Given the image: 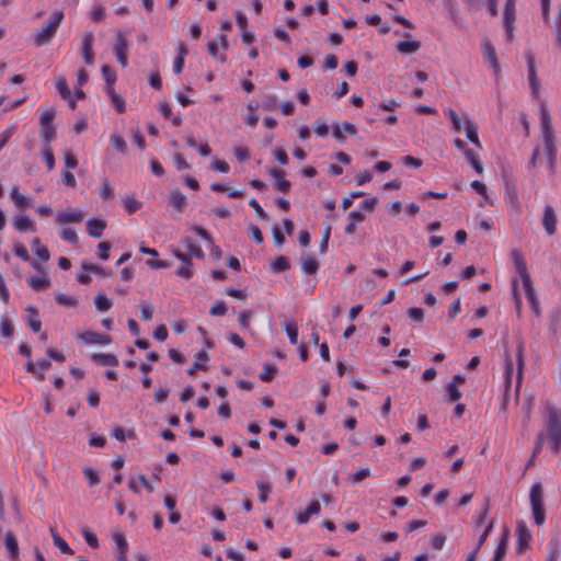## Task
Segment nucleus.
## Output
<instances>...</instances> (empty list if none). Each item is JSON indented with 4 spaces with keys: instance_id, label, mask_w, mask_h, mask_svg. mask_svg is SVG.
Instances as JSON below:
<instances>
[{
    "instance_id": "37",
    "label": "nucleus",
    "mask_w": 561,
    "mask_h": 561,
    "mask_svg": "<svg viewBox=\"0 0 561 561\" xmlns=\"http://www.w3.org/2000/svg\"><path fill=\"white\" fill-rule=\"evenodd\" d=\"M507 531L504 533L490 561H503L506 553Z\"/></svg>"
},
{
    "instance_id": "57",
    "label": "nucleus",
    "mask_w": 561,
    "mask_h": 561,
    "mask_svg": "<svg viewBox=\"0 0 561 561\" xmlns=\"http://www.w3.org/2000/svg\"><path fill=\"white\" fill-rule=\"evenodd\" d=\"M114 194V190L110 183L108 180H103L102 181V184H101V187H100V197L103 199V201H107L110 199Z\"/></svg>"
},
{
    "instance_id": "2",
    "label": "nucleus",
    "mask_w": 561,
    "mask_h": 561,
    "mask_svg": "<svg viewBox=\"0 0 561 561\" xmlns=\"http://www.w3.org/2000/svg\"><path fill=\"white\" fill-rule=\"evenodd\" d=\"M512 259H513L515 270L518 273L519 278L522 280V284H523V287L525 290V295L530 305V308L533 309V311L535 313H538L539 312V304H538V300L536 297V291L533 286L530 275L528 274V271H527V265L524 260V256L519 251L514 250L512 252Z\"/></svg>"
},
{
    "instance_id": "62",
    "label": "nucleus",
    "mask_w": 561,
    "mask_h": 561,
    "mask_svg": "<svg viewBox=\"0 0 561 561\" xmlns=\"http://www.w3.org/2000/svg\"><path fill=\"white\" fill-rule=\"evenodd\" d=\"M207 50H208L209 55H211L218 61H220V62H225L226 61V55L225 54H219V51H218V43L216 41H211V42L208 43Z\"/></svg>"
},
{
    "instance_id": "8",
    "label": "nucleus",
    "mask_w": 561,
    "mask_h": 561,
    "mask_svg": "<svg viewBox=\"0 0 561 561\" xmlns=\"http://www.w3.org/2000/svg\"><path fill=\"white\" fill-rule=\"evenodd\" d=\"M533 539L531 531L524 520H519L516 526V552L523 553L529 548Z\"/></svg>"
},
{
    "instance_id": "49",
    "label": "nucleus",
    "mask_w": 561,
    "mask_h": 561,
    "mask_svg": "<svg viewBox=\"0 0 561 561\" xmlns=\"http://www.w3.org/2000/svg\"><path fill=\"white\" fill-rule=\"evenodd\" d=\"M53 540L55 546L64 553L71 554L72 550L64 538L51 529Z\"/></svg>"
},
{
    "instance_id": "20",
    "label": "nucleus",
    "mask_w": 561,
    "mask_h": 561,
    "mask_svg": "<svg viewBox=\"0 0 561 561\" xmlns=\"http://www.w3.org/2000/svg\"><path fill=\"white\" fill-rule=\"evenodd\" d=\"M182 244L184 245V248L187 251V254L191 257H196L201 260L205 256L203 249L194 239L186 237L182 240Z\"/></svg>"
},
{
    "instance_id": "26",
    "label": "nucleus",
    "mask_w": 561,
    "mask_h": 561,
    "mask_svg": "<svg viewBox=\"0 0 561 561\" xmlns=\"http://www.w3.org/2000/svg\"><path fill=\"white\" fill-rule=\"evenodd\" d=\"M4 546L9 557L12 560H16L19 557V545L15 536L12 533H7L4 536Z\"/></svg>"
},
{
    "instance_id": "44",
    "label": "nucleus",
    "mask_w": 561,
    "mask_h": 561,
    "mask_svg": "<svg viewBox=\"0 0 561 561\" xmlns=\"http://www.w3.org/2000/svg\"><path fill=\"white\" fill-rule=\"evenodd\" d=\"M444 114L450 119L454 130L456 133H459L462 129V125L461 119L456 113V111H454L453 108H445Z\"/></svg>"
},
{
    "instance_id": "12",
    "label": "nucleus",
    "mask_w": 561,
    "mask_h": 561,
    "mask_svg": "<svg viewBox=\"0 0 561 561\" xmlns=\"http://www.w3.org/2000/svg\"><path fill=\"white\" fill-rule=\"evenodd\" d=\"M82 220L83 213L78 208L59 211L56 216V222L59 225L79 224Z\"/></svg>"
},
{
    "instance_id": "22",
    "label": "nucleus",
    "mask_w": 561,
    "mask_h": 561,
    "mask_svg": "<svg viewBox=\"0 0 561 561\" xmlns=\"http://www.w3.org/2000/svg\"><path fill=\"white\" fill-rule=\"evenodd\" d=\"M10 196L18 209L25 210L30 206V198L23 195L18 186L11 187Z\"/></svg>"
},
{
    "instance_id": "42",
    "label": "nucleus",
    "mask_w": 561,
    "mask_h": 561,
    "mask_svg": "<svg viewBox=\"0 0 561 561\" xmlns=\"http://www.w3.org/2000/svg\"><path fill=\"white\" fill-rule=\"evenodd\" d=\"M140 317L145 321L152 320L154 308L149 301H141L139 304Z\"/></svg>"
},
{
    "instance_id": "14",
    "label": "nucleus",
    "mask_w": 561,
    "mask_h": 561,
    "mask_svg": "<svg viewBox=\"0 0 561 561\" xmlns=\"http://www.w3.org/2000/svg\"><path fill=\"white\" fill-rule=\"evenodd\" d=\"M56 89L59 93V95L61 96V99H64L69 107L71 110H75L76 108V99H73L72 96V92L67 83V80L65 77H58L56 79Z\"/></svg>"
},
{
    "instance_id": "3",
    "label": "nucleus",
    "mask_w": 561,
    "mask_h": 561,
    "mask_svg": "<svg viewBox=\"0 0 561 561\" xmlns=\"http://www.w3.org/2000/svg\"><path fill=\"white\" fill-rule=\"evenodd\" d=\"M65 19L61 10H55L48 18V21L32 35V42L36 47L49 44L55 37L59 26Z\"/></svg>"
},
{
    "instance_id": "29",
    "label": "nucleus",
    "mask_w": 561,
    "mask_h": 561,
    "mask_svg": "<svg viewBox=\"0 0 561 561\" xmlns=\"http://www.w3.org/2000/svg\"><path fill=\"white\" fill-rule=\"evenodd\" d=\"M169 204L175 210H178L180 213L183 211L184 207L186 205V199H185L184 194L179 190L172 191L171 195H170Z\"/></svg>"
},
{
    "instance_id": "46",
    "label": "nucleus",
    "mask_w": 561,
    "mask_h": 561,
    "mask_svg": "<svg viewBox=\"0 0 561 561\" xmlns=\"http://www.w3.org/2000/svg\"><path fill=\"white\" fill-rule=\"evenodd\" d=\"M559 554V542L557 539H551L548 543L546 561H558Z\"/></svg>"
},
{
    "instance_id": "17",
    "label": "nucleus",
    "mask_w": 561,
    "mask_h": 561,
    "mask_svg": "<svg viewBox=\"0 0 561 561\" xmlns=\"http://www.w3.org/2000/svg\"><path fill=\"white\" fill-rule=\"evenodd\" d=\"M106 228V222L98 218H91L87 221V232L92 238H100Z\"/></svg>"
},
{
    "instance_id": "28",
    "label": "nucleus",
    "mask_w": 561,
    "mask_h": 561,
    "mask_svg": "<svg viewBox=\"0 0 561 561\" xmlns=\"http://www.w3.org/2000/svg\"><path fill=\"white\" fill-rule=\"evenodd\" d=\"M105 91L111 99V102L118 113H124L126 110L125 100L115 92L113 87H106Z\"/></svg>"
},
{
    "instance_id": "54",
    "label": "nucleus",
    "mask_w": 561,
    "mask_h": 561,
    "mask_svg": "<svg viewBox=\"0 0 561 561\" xmlns=\"http://www.w3.org/2000/svg\"><path fill=\"white\" fill-rule=\"evenodd\" d=\"M101 71L106 82V87H113L116 80V72L108 65H103Z\"/></svg>"
},
{
    "instance_id": "53",
    "label": "nucleus",
    "mask_w": 561,
    "mask_h": 561,
    "mask_svg": "<svg viewBox=\"0 0 561 561\" xmlns=\"http://www.w3.org/2000/svg\"><path fill=\"white\" fill-rule=\"evenodd\" d=\"M81 535L84 538L85 542L92 547L98 548L99 547V539L96 535L88 527H83L81 530Z\"/></svg>"
},
{
    "instance_id": "4",
    "label": "nucleus",
    "mask_w": 561,
    "mask_h": 561,
    "mask_svg": "<svg viewBox=\"0 0 561 561\" xmlns=\"http://www.w3.org/2000/svg\"><path fill=\"white\" fill-rule=\"evenodd\" d=\"M546 413L547 438L551 450L558 453L561 449V408L558 410L556 407L548 404Z\"/></svg>"
},
{
    "instance_id": "10",
    "label": "nucleus",
    "mask_w": 561,
    "mask_h": 561,
    "mask_svg": "<svg viewBox=\"0 0 561 561\" xmlns=\"http://www.w3.org/2000/svg\"><path fill=\"white\" fill-rule=\"evenodd\" d=\"M542 227L547 234L552 236L557 231V214L551 205H546L541 218Z\"/></svg>"
},
{
    "instance_id": "45",
    "label": "nucleus",
    "mask_w": 561,
    "mask_h": 561,
    "mask_svg": "<svg viewBox=\"0 0 561 561\" xmlns=\"http://www.w3.org/2000/svg\"><path fill=\"white\" fill-rule=\"evenodd\" d=\"M256 486L259 489V501L261 503L267 502L268 493L272 491L271 483L265 481H257Z\"/></svg>"
},
{
    "instance_id": "15",
    "label": "nucleus",
    "mask_w": 561,
    "mask_h": 561,
    "mask_svg": "<svg viewBox=\"0 0 561 561\" xmlns=\"http://www.w3.org/2000/svg\"><path fill=\"white\" fill-rule=\"evenodd\" d=\"M527 68H528V81H529L530 92H531L533 96L537 98L539 94L540 84H539V81L537 78L535 60H534L533 56H530V55L527 57Z\"/></svg>"
},
{
    "instance_id": "61",
    "label": "nucleus",
    "mask_w": 561,
    "mask_h": 561,
    "mask_svg": "<svg viewBox=\"0 0 561 561\" xmlns=\"http://www.w3.org/2000/svg\"><path fill=\"white\" fill-rule=\"evenodd\" d=\"M226 312L227 306L222 300H217L209 309V313L214 317H222Z\"/></svg>"
},
{
    "instance_id": "9",
    "label": "nucleus",
    "mask_w": 561,
    "mask_h": 561,
    "mask_svg": "<svg viewBox=\"0 0 561 561\" xmlns=\"http://www.w3.org/2000/svg\"><path fill=\"white\" fill-rule=\"evenodd\" d=\"M481 50L484 59L488 61L495 77L501 72V66L496 57V51L492 43L488 39L481 43Z\"/></svg>"
},
{
    "instance_id": "6",
    "label": "nucleus",
    "mask_w": 561,
    "mask_h": 561,
    "mask_svg": "<svg viewBox=\"0 0 561 561\" xmlns=\"http://www.w3.org/2000/svg\"><path fill=\"white\" fill-rule=\"evenodd\" d=\"M515 16L516 0H506L503 12V26L508 42L514 38Z\"/></svg>"
},
{
    "instance_id": "19",
    "label": "nucleus",
    "mask_w": 561,
    "mask_h": 561,
    "mask_svg": "<svg viewBox=\"0 0 561 561\" xmlns=\"http://www.w3.org/2000/svg\"><path fill=\"white\" fill-rule=\"evenodd\" d=\"M26 282L28 287L35 291L46 290L51 286L50 278L47 275L32 276Z\"/></svg>"
},
{
    "instance_id": "59",
    "label": "nucleus",
    "mask_w": 561,
    "mask_h": 561,
    "mask_svg": "<svg viewBox=\"0 0 561 561\" xmlns=\"http://www.w3.org/2000/svg\"><path fill=\"white\" fill-rule=\"evenodd\" d=\"M276 371H277L276 366L265 365L263 370L260 374V379L264 382H270L274 378Z\"/></svg>"
},
{
    "instance_id": "63",
    "label": "nucleus",
    "mask_w": 561,
    "mask_h": 561,
    "mask_svg": "<svg viewBox=\"0 0 561 561\" xmlns=\"http://www.w3.org/2000/svg\"><path fill=\"white\" fill-rule=\"evenodd\" d=\"M82 472H83L84 477L88 479L89 484L91 486H94L100 483L99 474L96 473V471L94 469H92L90 467H85V468H83Z\"/></svg>"
},
{
    "instance_id": "35",
    "label": "nucleus",
    "mask_w": 561,
    "mask_h": 561,
    "mask_svg": "<svg viewBox=\"0 0 561 561\" xmlns=\"http://www.w3.org/2000/svg\"><path fill=\"white\" fill-rule=\"evenodd\" d=\"M56 137V129L54 126L41 127V139L43 142V148L50 146L51 141Z\"/></svg>"
},
{
    "instance_id": "58",
    "label": "nucleus",
    "mask_w": 561,
    "mask_h": 561,
    "mask_svg": "<svg viewBox=\"0 0 561 561\" xmlns=\"http://www.w3.org/2000/svg\"><path fill=\"white\" fill-rule=\"evenodd\" d=\"M540 1V10L541 18L545 23L549 24L551 22V0H539Z\"/></svg>"
},
{
    "instance_id": "47",
    "label": "nucleus",
    "mask_w": 561,
    "mask_h": 561,
    "mask_svg": "<svg viewBox=\"0 0 561 561\" xmlns=\"http://www.w3.org/2000/svg\"><path fill=\"white\" fill-rule=\"evenodd\" d=\"M313 131L317 136L324 138L329 135L330 127L324 119L318 118L313 123Z\"/></svg>"
},
{
    "instance_id": "48",
    "label": "nucleus",
    "mask_w": 561,
    "mask_h": 561,
    "mask_svg": "<svg viewBox=\"0 0 561 561\" xmlns=\"http://www.w3.org/2000/svg\"><path fill=\"white\" fill-rule=\"evenodd\" d=\"M110 141L117 151L122 153L127 152V142L123 136L114 134L111 136Z\"/></svg>"
},
{
    "instance_id": "34",
    "label": "nucleus",
    "mask_w": 561,
    "mask_h": 561,
    "mask_svg": "<svg viewBox=\"0 0 561 561\" xmlns=\"http://www.w3.org/2000/svg\"><path fill=\"white\" fill-rule=\"evenodd\" d=\"M94 306L98 311L104 312L112 308L113 301L110 298H107L105 294L99 293L94 297Z\"/></svg>"
},
{
    "instance_id": "7",
    "label": "nucleus",
    "mask_w": 561,
    "mask_h": 561,
    "mask_svg": "<svg viewBox=\"0 0 561 561\" xmlns=\"http://www.w3.org/2000/svg\"><path fill=\"white\" fill-rule=\"evenodd\" d=\"M128 50L129 44L126 35L122 31H118L113 51L123 68L128 65Z\"/></svg>"
},
{
    "instance_id": "18",
    "label": "nucleus",
    "mask_w": 561,
    "mask_h": 561,
    "mask_svg": "<svg viewBox=\"0 0 561 561\" xmlns=\"http://www.w3.org/2000/svg\"><path fill=\"white\" fill-rule=\"evenodd\" d=\"M301 262V270L305 274L312 275L316 274L319 268L320 264L316 256L310 254H304L300 259Z\"/></svg>"
},
{
    "instance_id": "13",
    "label": "nucleus",
    "mask_w": 561,
    "mask_h": 561,
    "mask_svg": "<svg viewBox=\"0 0 561 561\" xmlns=\"http://www.w3.org/2000/svg\"><path fill=\"white\" fill-rule=\"evenodd\" d=\"M77 339L82 341L85 344H101L106 345L110 344L112 339L108 335L101 334L93 331H85L82 333H79L77 335Z\"/></svg>"
},
{
    "instance_id": "21",
    "label": "nucleus",
    "mask_w": 561,
    "mask_h": 561,
    "mask_svg": "<svg viewBox=\"0 0 561 561\" xmlns=\"http://www.w3.org/2000/svg\"><path fill=\"white\" fill-rule=\"evenodd\" d=\"M26 322L28 328L35 333L41 332L42 322L37 309L35 307L30 306L26 308Z\"/></svg>"
},
{
    "instance_id": "40",
    "label": "nucleus",
    "mask_w": 561,
    "mask_h": 561,
    "mask_svg": "<svg viewBox=\"0 0 561 561\" xmlns=\"http://www.w3.org/2000/svg\"><path fill=\"white\" fill-rule=\"evenodd\" d=\"M55 301L58 305L64 306V307H77L78 306L77 298H75L72 296L65 295L62 293L55 294Z\"/></svg>"
},
{
    "instance_id": "41",
    "label": "nucleus",
    "mask_w": 561,
    "mask_h": 561,
    "mask_svg": "<svg viewBox=\"0 0 561 561\" xmlns=\"http://www.w3.org/2000/svg\"><path fill=\"white\" fill-rule=\"evenodd\" d=\"M42 158L48 171L55 168V156L51 146L42 149Z\"/></svg>"
},
{
    "instance_id": "1",
    "label": "nucleus",
    "mask_w": 561,
    "mask_h": 561,
    "mask_svg": "<svg viewBox=\"0 0 561 561\" xmlns=\"http://www.w3.org/2000/svg\"><path fill=\"white\" fill-rule=\"evenodd\" d=\"M539 116L542 145L543 150L547 154L548 168L549 170H553L557 160L558 149L556 145V136L552 126V119L545 103L540 104Z\"/></svg>"
},
{
    "instance_id": "16",
    "label": "nucleus",
    "mask_w": 561,
    "mask_h": 561,
    "mask_svg": "<svg viewBox=\"0 0 561 561\" xmlns=\"http://www.w3.org/2000/svg\"><path fill=\"white\" fill-rule=\"evenodd\" d=\"M270 174L275 179V187L282 193H287L290 188V182L285 179V171L282 169L273 168Z\"/></svg>"
},
{
    "instance_id": "36",
    "label": "nucleus",
    "mask_w": 561,
    "mask_h": 561,
    "mask_svg": "<svg viewBox=\"0 0 561 561\" xmlns=\"http://www.w3.org/2000/svg\"><path fill=\"white\" fill-rule=\"evenodd\" d=\"M284 330L289 339V342L294 345L298 343V327L294 321H285Z\"/></svg>"
},
{
    "instance_id": "32",
    "label": "nucleus",
    "mask_w": 561,
    "mask_h": 561,
    "mask_svg": "<svg viewBox=\"0 0 561 561\" xmlns=\"http://www.w3.org/2000/svg\"><path fill=\"white\" fill-rule=\"evenodd\" d=\"M32 250H33L34 254L36 256H38L44 262L48 261L50 257L47 247L43 245L38 238L33 239Z\"/></svg>"
},
{
    "instance_id": "25",
    "label": "nucleus",
    "mask_w": 561,
    "mask_h": 561,
    "mask_svg": "<svg viewBox=\"0 0 561 561\" xmlns=\"http://www.w3.org/2000/svg\"><path fill=\"white\" fill-rule=\"evenodd\" d=\"M113 542L115 545L118 561L121 560L122 556L127 557L128 543L122 533L117 531L113 535Z\"/></svg>"
},
{
    "instance_id": "5",
    "label": "nucleus",
    "mask_w": 561,
    "mask_h": 561,
    "mask_svg": "<svg viewBox=\"0 0 561 561\" xmlns=\"http://www.w3.org/2000/svg\"><path fill=\"white\" fill-rule=\"evenodd\" d=\"M529 497L534 520L537 525H542L546 520V513L543 507L542 486L539 482L531 485Z\"/></svg>"
},
{
    "instance_id": "38",
    "label": "nucleus",
    "mask_w": 561,
    "mask_h": 561,
    "mask_svg": "<svg viewBox=\"0 0 561 561\" xmlns=\"http://www.w3.org/2000/svg\"><path fill=\"white\" fill-rule=\"evenodd\" d=\"M543 438H545V435L542 433L538 434V436L536 438L534 450L531 453V457L529 458V460L527 461V463L525 466L526 470L529 469L534 465L535 458L540 454V451L542 449Z\"/></svg>"
},
{
    "instance_id": "64",
    "label": "nucleus",
    "mask_w": 561,
    "mask_h": 561,
    "mask_svg": "<svg viewBox=\"0 0 561 561\" xmlns=\"http://www.w3.org/2000/svg\"><path fill=\"white\" fill-rule=\"evenodd\" d=\"M124 205L128 214H134L141 207V203L139 201L129 196L124 199Z\"/></svg>"
},
{
    "instance_id": "52",
    "label": "nucleus",
    "mask_w": 561,
    "mask_h": 561,
    "mask_svg": "<svg viewBox=\"0 0 561 561\" xmlns=\"http://www.w3.org/2000/svg\"><path fill=\"white\" fill-rule=\"evenodd\" d=\"M512 376H513V363L507 357L505 359V369H504V387L505 392H507L512 386Z\"/></svg>"
},
{
    "instance_id": "11",
    "label": "nucleus",
    "mask_w": 561,
    "mask_h": 561,
    "mask_svg": "<svg viewBox=\"0 0 561 561\" xmlns=\"http://www.w3.org/2000/svg\"><path fill=\"white\" fill-rule=\"evenodd\" d=\"M93 41L94 36L92 32H87L81 37V55L88 65H92L94 60V53L92 48Z\"/></svg>"
},
{
    "instance_id": "33",
    "label": "nucleus",
    "mask_w": 561,
    "mask_h": 561,
    "mask_svg": "<svg viewBox=\"0 0 561 561\" xmlns=\"http://www.w3.org/2000/svg\"><path fill=\"white\" fill-rule=\"evenodd\" d=\"M92 359L103 366H117L118 359L113 354H93Z\"/></svg>"
},
{
    "instance_id": "51",
    "label": "nucleus",
    "mask_w": 561,
    "mask_h": 561,
    "mask_svg": "<svg viewBox=\"0 0 561 561\" xmlns=\"http://www.w3.org/2000/svg\"><path fill=\"white\" fill-rule=\"evenodd\" d=\"M56 111L53 107L45 110L39 117L41 127L53 126Z\"/></svg>"
},
{
    "instance_id": "56",
    "label": "nucleus",
    "mask_w": 561,
    "mask_h": 561,
    "mask_svg": "<svg viewBox=\"0 0 561 561\" xmlns=\"http://www.w3.org/2000/svg\"><path fill=\"white\" fill-rule=\"evenodd\" d=\"M59 237L71 244H76L78 242V234L73 228H65L59 232Z\"/></svg>"
},
{
    "instance_id": "30",
    "label": "nucleus",
    "mask_w": 561,
    "mask_h": 561,
    "mask_svg": "<svg viewBox=\"0 0 561 561\" xmlns=\"http://www.w3.org/2000/svg\"><path fill=\"white\" fill-rule=\"evenodd\" d=\"M465 131L467 138L478 148H481V142L478 136L476 125L468 118H465Z\"/></svg>"
},
{
    "instance_id": "55",
    "label": "nucleus",
    "mask_w": 561,
    "mask_h": 561,
    "mask_svg": "<svg viewBox=\"0 0 561 561\" xmlns=\"http://www.w3.org/2000/svg\"><path fill=\"white\" fill-rule=\"evenodd\" d=\"M554 41L556 45L561 48V0L557 7Z\"/></svg>"
},
{
    "instance_id": "50",
    "label": "nucleus",
    "mask_w": 561,
    "mask_h": 561,
    "mask_svg": "<svg viewBox=\"0 0 561 561\" xmlns=\"http://www.w3.org/2000/svg\"><path fill=\"white\" fill-rule=\"evenodd\" d=\"M524 354L522 347L517 351V374H516V388L519 389L523 380L524 370Z\"/></svg>"
},
{
    "instance_id": "31",
    "label": "nucleus",
    "mask_w": 561,
    "mask_h": 561,
    "mask_svg": "<svg viewBox=\"0 0 561 561\" xmlns=\"http://www.w3.org/2000/svg\"><path fill=\"white\" fill-rule=\"evenodd\" d=\"M421 47L419 41H400L397 44V49L401 54L410 55L416 53Z\"/></svg>"
},
{
    "instance_id": "23",
    "label": "nucleus",
    "mask_w": 561,
    "mask_h": 561,
    "mask_svg": "<svg viewBox=\"0 0 561 561\" xmlns=\"http://www.w3.org/2000/svg\"><path fill=\"white\" fill-rule=\"evenodd\" d=\"M15 230L19 232L32 231L35 232V225L26 216H15L12 222Z\"/></svg>"
},
{
    "instance_id": "39",
    "label": "nucleus",
    "mask_w": 561,
    "mask_h": 561,
    "mask_svg": "<svg viewBox=\"0 0 561 561\" xmlns=\"http://www.w3.org/2000/svg\"><path fill=\"white\" fill-rule=\"evenodd\" d=\"M465 156H466L467 160L470 162V164L472 165V168L478 173H482L483 165H482V162L479 159V156L473 150H471V149H466L465 150Z\"/></svg>"
},
{
    "instance_id": "27",
    "label": "nucleus",
    "mask_w": 561,
    "mask_h": 561,
    "mask_svg": "<svg viewBox=\"0 0 561 561\" xmlns=\"http://www.w3.org/2000/svg\"><path fill=\"white\" fill-rule=\"evenodd\" d=\"M365 219V216L357 210L351 211L348 214V222L345 226V233L346 234H353L356 231V227L358 224L363 222Z\"/></svg>"
},
{
    "instance_id": "24",
    "label": "nucleus",
    "mask_w": 561,
    "mask_h": 561,
    "mask_svg": "<svg viewBox=\"0 0 561 561\" xmlns=\"http://www.w3.org/2000/svg\"><path fill=\"white\" fill-rule=\"evenodd\" d=\"M194 358L193 365L187 369L188 375H193L196 370H205L209 356L205 351H199Z\"/></svg>"
},
{
    "instance_id": "43",
    "label": "nucleus",
    "mask_w": 561,
    "mask_h": 561,
    "mask_svg": "<svg viewBox=\"0 0 561 561\" xmlns=\"http://www.w3.org/2000/svg\"><path fill=\"white\" fill-rule=\"evenodd\" d=\"M243 121L250 127L256 126L259 116L255 114V107L252 104L247 106V113L243 114Z\"/></svg>"
},
{
    "instance_id": "60",
    "label": "nucleus",
    "mask_w": 561,
    "mask_h": 561,
    "mask_svg": "<svg viewBox=\"0 0 561 561\" xmlns=\"http://www.w3.org/2000/svg\"><path fill=\"white\" fill-rule=\"evenodd\" d=\"M112 435L117 439V440H125L126 438H129V439H133L135 438V433L134 431H125L123 427L121 426H117L113 430V433Z\"/></svg>"
}]
</instances>
